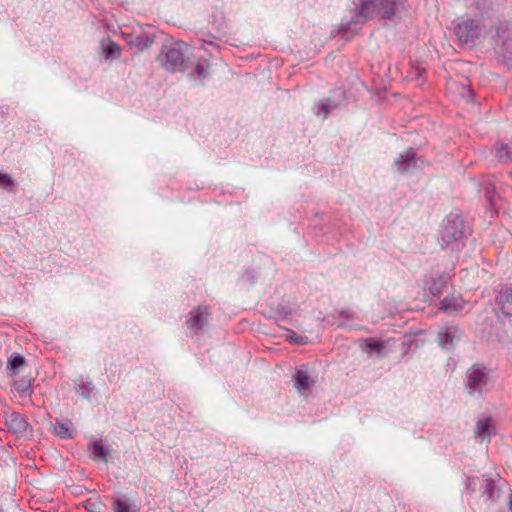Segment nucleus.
I'll return each instance as SVG.
<instances>
[{
	"label": "nucleus",
	"instance_id": "obj_1",
	"mask_svg": "<svg viewBox=\"0 0 512 512\" xmlns=\"http://www.w3.org/2000/svg\"><path fill=\"white\" fill-rule=\"evenodd\" d=\"M399 0H359V15L363 21L382 13V18L390 19L395 15Z\"/></svg>",
	"mask_w": 512,
	"mask_h": 512
},
{
	"label": "nucleus",
	"instance_id": "obj_2",
	"mask_svg": "<svg viewBox=\"0 0 512 512\" xmlns=\"http://www.w3.org/2000/svg\"><path fill=\"white\" fill-rule=\"evenodd\" d=\"M491 382L489 370L482 364H474L466 373L465 388L469 395L481 396Z\"/></svg>",
	"mask_w": 512,
	"mask_h": 512
},
{
	"label": "nucleus",
	"instance_id": "obj_3",
	"mask_svg": "<svg viewBox=\"0 0 512 512\" xmlns=\"http://www.w3.org/2000/svg\"><path fill=\"white\" fill-rule=\"evenodd\" d=\"M464 236V222L457 213H450L445 217L439 231L438 239L442 246L452 245Z\"/></svg>",
	"mask_w": 512,
	"mask_h": 512
},
{
	"label": "nucleus",
	"instance_id": "obj_4",
	"mask_svg": "<svg viewBox=\"0 0 512 512\" xmlns=\"http://www.w3.org/2000/svg\"><path fill=\"white\" fill-rule=\"evenodd\" d=\"M187 45L178 41L165 46L160 55L162 66L170 72L182 71L184 69V51Z\"/></svg>",
	"mask_w": 512,
	"mask_h": 512
},
{
	"label": "nucleus",
	"instance_id": "obj_5",
	"mask_svg": "<svg viewBox=\"0 0 512 512\" xmlns=\"http://www.w3.org/2000/svg\"><path fill=\"white\" fill-rule=\"evenodd\" d=\"M482 25L473 19H460L454 25V33L461 45H473L479 39L482 32Z\"/></svg>",
	"mask_w": 512,
	"mask_h": 512
},
{
	"label": "nucleus",
	"instance_id": "obj_6",
	"mask_svg": "<svg viewBox=\"0 0 512 512\" xmlns=\"http://www.w3.org/2000/svg\"><path fill=\"white\" fill-rule=\"evenodd\" d=\"M479 492L486 501H495L500 497L501 489L496 479L484 474L481 477Z\"/></svg>",
	"mask_w": 512,
	"mask_h": 512
},
{
	"label": "nucleus",
	"instance_id": "obj_7",
	"mask_svg": "<svg viewBox=\"0 0 512 512\" xmlns=\"http://www.w3.org/2000/svg\"><path fill=\"white\" fill-rule=\"evenodd\" d=\"M208 319L209 312L207 307H198L190 312L186 324L191 331L198 332L205 326Z\"/></svg>",
	"mask_w": 512,
	"mask_h": 512
},
{
	"label": "nucleus",
	"instance_id": "obj_8",
	"mask_svg": "<svg viewBox=\"0 0 512 512\" xmlns=\"http://www.w3.org/2000/svg\"><path fill=\"white\" fill-rule=\"evenodd\" d=\"M5 424L7 429L18 435H23L28 428L27 420L18 412H10L5 415Z\"/></svg>",
	"mask_w": 512,
	"mask_h": 512
},
{
	"label": "nucleus",
	"instance_id": "obj_9",
	"mask_svg": "<svg viewBox=\"0 0 512 512\" xmlns=\"http://www.w3.org/2000/svg\"><path fill=\"white\" fill-rule=\"evenodd\" d=\"M153 42L154 35L147 32L129 34L127 38L129 47L135 49L137 52H142L149 48Z\"/></svg>",
	"mask_w": 512,
	"mask_h": 512
},
{
	"label": "nucleus",
	"instance_id": "obj_10",
	"mask_svg": "<svg viewBox=\"0 0 512 512\" xmlns=\"http://www.w3.org/2000/svg\"><path fill=\"white\" fill-rule=\"evenodd\" d=\"M395 168L400 173H405L416 167L415 152L412 148L407 149L395 159Z\"/></svg>",
	"mask_w": 512,
	"mask_h": 512
},
{
	"label": "nucleus",
	"instance_id": "obj_11",
	"mask_svg": "<svg viewBox=\"0 0 512 512\" xmlns=\"http://www.w3.org/2000/svg\"><path fill=\"white\" fill-rule=\"evenodd\" d=\"M459 337V328L457 326L445 327L438 332V343L446 350L454 347V340Z\"/></svg>",
	"mask_w": 512,
	"mask_h": 512
},
{
	"label": "nucleus",
	"instance_id": "obj_12",
	"mask_svg": "<svg viewBox=\"0 0 512 512\" xmlns=\"http://www.w3.org/2000/svg\"><path fill=\"white\" fill-rule=\"evenodd\" d=\"M293 381L294 387L301 394L309 392L315 384L314 378L311 377L307 371L302 369L297 370L293 376Z\"/></svg>",
	"mask_w": 512,
	"mask_h": 512
},
{
	"label": "nucleus",
	"instance_id": "obj_13",
	"mask_svg": "<svg viewBox=\"0 0 512 512\" xmlns=\"http://www.w3.org/2000/svg\"><path fill=\"white\" fill-rule=\"evenodd\" d=\"M465 301L460 295H451L445 297L440 303V310L452 314L464 309Z\"/></svg>",
	"mask_w": 512,
	"mask_h": 512
},
{
	"label": "nucleus",
	"instance_id": "obj_14",
	"mask_svg": "<svg viewBox=\"0 0 512 512\" xmlns=\"http://www.w3.org/2000/svg\"><path fill=\"white\" fill-rule=\"evenodd\" d=\"M497 303L505 316H512V288H507L499 292Z\"/></svg>",
	"mask_w": 512,
	"mask_h": 512
},
{
	"label": "nucleus",
	"instance_id": "obj_15",
	"mask_svg": "<svg viewBox=\"0 0 512 512\" xmlns=\"http://www.w3.org/2000/svg\"><path fill=\"white\" fill-rule=\"evenodd\" d=\"M474 434L481 442L489 441L492 434L491 419L488 417L479 419L476 423Z\"/></svg>",
	"mask_w": 512,
	"mask_h": 512
},
{
	"label": "nucleus",
	"instance_id": "obj_16",
	"mask_svg": "<svg viewBox=\"0 0 512 512\" xmlns=\"http://www.w3.org/2000/svg\"><path fill=\"white\" fill-rule=\"evenodd\" d=\"M340 102L334 101L330 98L322 99L316 104L315 114L323 118H327L328 115L336 108H338Z\"/></svg>",
	"mask_w": 512,
	"mask_h": 512
},
{
	"label": "nucleus",
	"instance_id": "obj_17",
	"mask_svg": "<svg viewBox=\"0 0 512 512\" xmlns=\"http://www.w3.org/2000/svg\"><path fill=\"white\" fill-rule=\"evenodd\" d=\"M209 68L210 63L207 60H199L194 68V71L190 74V78L201 83L209 76Z\"/></svg>",
	"mask_w": 512,
	"mask_h": 512
},
{
	"label": "nucleus",
	"instance_id": "obj_18",
	"mask_svg": "<svg viewBox=\"0 0 512 512\" xmlns=\"http://www.w3.org/2000/svg\"><path fill=\"white\" fill-rule=\"evenodd\" d=\"M55 435L62 439H68L73 436V424L70 421L59 422L56 421L53 427Z\"/></svg>",
	"mask_w": 512,
	"mask_h": 512
},
{
	"label": "nucleus",
	"instance_id": "obj_19",
	"mask_svg": "<svg viewBox=\"0 0 512 512\" xmlns=\"http://www.w3.org/2000/svg\"><path fill=\"white\" fill-rule=\"evenodd\" d=\"M495 155L501 162L512 160V147L509 144L497 143L495 146Z\"/></svg>",
	"mask_w": 512,
	"mask_h": 512
},
{
	"label": "nucleus",
	"instance_id": "obj_20",
	"mask_svg": "<svg viewBox=\"0 0 512 512\" xmlns=\"http://www.w3.org/2000/svg\"><path fill=\"white\" fill-rule=\"evenodd\" d=\"M25 363V358L21 354L13 353L7 362V369L10 371L11 376L18 374V369Z\"/></svg>",
	"mask_w": 512,
	"mask_h": 512
},
{
	"label": "nucleus",
	"instance_id": "obj_21",
	"mask_svg": "<svg viewBox=\"0 0 512 512\" xmlns=\"http://www.w3.org/2000/svg\"><path fill=\"white\" fill-rule=\"evenodd\" d=\"M445 286L446 279L443 276L438 275L435 278H432V281L429 284L428 289L433 296H437L443 291Z\"/></svg>",
	"mask_w": 512,
	"mask_h": 512
},
{
	"label": "nucleus",
	"instance_id": "obj_22",
	"mask_svg": "<svg viewBox=\"0 0 512 512\" xmlns=\"http://www.w3.org/2000/svg\"><path fill=\"white\" fill-rule=\"evenodd\" d=\"M16 187L17 184L11 175L0 171V188L13 193L15 192Z\"/></svg>",
	"mask_w": 512,
	"mask_h": 512
},
{
	"label": "nucleus",
	"instance_id": "obj_23",
	"mask_svg": "<svg viewBox=\"0 0 512 512\" xmlns=\"http://www.w3.org/2000/svg\"><path fill=\"white\" fill-rule=\"evenodd\" d=\"M94 390V385L91 381L81 380L76 387V392L84 399H90Z\"/></svg>",
	"mask_w": 512,
	"mask_h": 512
},
{
	"label": "nucleus",
	"instance_id": "obj_24",
	"mask_svg": "<svg viewBox=\"0 0 512 512\" xmlns=\"http://www.w3.org/2000/svg\"><path fill=\"white\" fill-rule=\"evenodd\" d=\"M90 450L95 459L105 460L108 455V450L98 441H94L90 444Z\"/></svg>",
	"mask_w": 512,
	"mask_h": 512
},
{
	"label": "nucleus",
	"instance_id": "obj_25",
	"mask_svg": "<svg viewBox=\"0 0 512 512\" xmlns=\"http://www.w3.org/2000/svg\"><path fill=\"white\" fill-rule=\"evenodd\" d=\"M121 49L120 46L113 42L109 41L107 46L104 49V55L106 59H117L120 57Z\"/></svg>",
	"mask_w": 512,
	"mask_h": 512
},
{
	"label": "nucleus",
	"instance_id": "obj_26",
	"mask_svg": "<svg viewBox=\"0 0 512 512\" xmlns=\"http://www.w3.org/2000/svg\"><path fill=\"white\" fill-rule=\"evenodd\" d=\"M481 477H467L464 486L465 490L469 493H475L480 490Z\"/></svg>",
	"mask_w": 512,
	"mask_h": 512
},
{
	"label": "nucleus",
	"instance_id": "obj_27",
	"mask_svg": "<svg viewBox=\"0 0 512 512\" xmlns=\"http://www.w3.org/2000/svg\"><path fill=\"white\" fill-rule=\"evenodd\" d=\"M114 510L115 512H137L126 499L121 498L114 502Z\"/></svg>",
	"mask_w": 512,
	"mask_h": 512
},
{
	"label": "nucleus",
	"instance_id": "obj_28",
	"mask_svg": "<svg viewBox=\"0 0 512 512\" xmlns=\"http://www.w3.org/2000/svg\"><path fill=\"white\" fill-rule=\"evenodd\" d=\"M383 348H384L383 342L370 339L368 341V343L366 344L364 351L369 354L375 351V352H377L378 355H381Z\"/></svg>",
	"mask_w": 512,
	"mask_h": 512
},
{
	"label": "nucleus",
	"instance_id": "obj_29",
	"mask_svg": "<svg viewBox=\"0 0 512 512\" xmlns=\"http://www.w3.org/2000/svg\"><path fill=\"white\" fill-rule=\"evenodd\" d=\"M288 334L286 336L287 340L291 343V344H296V345H304L307 343V338L306 337H303V336H298L295 332H293L292 330H287Z\"/></svg>",
	"mask_w": 512,
	"mask_h": 512
},
{
	"label": "nucleus",
	"instance_id": "obj_30",
	"mask_svg": "<svg viewBox=\"0 0 512 512\" xmlns=\"http://www.w3.org/2000/svg\"><path fill=\"white\" fill-rule=\"evenodd\" d=\"M29 387H30V382L21 381L17 384L16 389H17V391L24 393L29 389Z\"/></svg>",
	"mask_w": 512,
	"mask_h": 512
},
{
	"label": "nucleus",
	"instance_id": "obj_31",
	"mask_svg": "<svg viewBox=\"0 0 512 512\" xmlns=\"http://www.w3.org/2000/svg\"><path fill=\"white\" fill-rule=\"evenodd\" d=\"M341 314H342L343 316H345V317H349V313H348V312H346V311H342V312H341Z\"/></svg>",
	"mask_w": 512,
	"mask_h": 512
},
{
	"label": "nucleus",
	"instance_id": "obj_32",
	"mask_svg": "<svg viewBox=\"0 0 512 512\" xmlns=\"http://www.w3.org/2000/svg\"><path fill=\"white\" fill-rule=\"evenodd\" d=\"M509 507H510V510L512 512V497L510 498V501H509Z\"/></svg>",
	"mask_w": 512,
	"mask_h": 512
}]
</instances>
